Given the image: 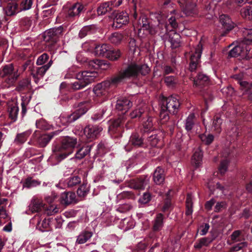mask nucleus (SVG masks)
Segmentation results:
<instances>
[{"mask_svg":"<svg viewBox=\"0 0 252 252\" xmlns=\"http://www.w3.org/2000/svg\"><path fill=\"white\" fill-rule=\"evenodd\" d=\"M97 30L96 27L94 25L85 26L80 31L79 36L80 38H83L87 35L95 33Z\"/></svg>","mask_w":252,"mask_h":252,"instance_id":"34","label":"nucleus"},{"mask_svg":"<svg viewBox=\"0 0 252 252\" xmlns=\"http://www.w3.org/2000/svg\"><path fill=\"white\" fill-rule=\"evenodd\" d=\"M31 98H32L31 95H30L29 97H28L27 96L22 97V103H21V106H22L21 114L23 117H24V115L27 113V105L30 102Z\"/></svg>","mask_w":252,"mask_h":252,"instance_id":"59","label":"nucleus"},{"mask_svg":"<svg viewBox=\"0 0 252 252\" xmlns=\"http://www.w3.org/2000/svg\"><path fill=\"white\" fill-rule=\"evenodd\" d=\"M32 133L31 129H29L22 133H17L14 139V143L17 145H22L24 144L28 139V138Z\"/></svg>","mask_w":252,"mask_h":252,"instance_id":"36","label":"nucleus"},{"mask_svg":"<svg viewBox=\"0 0 252 252\" xmlns=\"http://www.w3.org/2000/svg\"><path fill=\"white\" fill-rule=\"evenodd\" d=\"M89 191L87 184H83L80 185L77 190V193L80 197L85 196Z\"/></svg>","mask_w":252,"mask_h":252,"instance_id":"64","label":"nucleus"},{"mask_svg":"<svg viewBox=\"0 0 252 252\" xmlns=\"http://www.w3.org/2000/svg\"><path fill=\"white\" fill-rule=\"evenodd\" d=\"M240 14L245 20L252 21V6L247 5L242 8Z\"/></svg>","mask_w":252,"mask_h":252,"instance_id":"47","label":"nucleus"},{"mask_svg":"<svg viewBox=\"0 0 252 252\" xmlns=\"http://www.w3.org/2000/svg\"><path fill=\"white\" fill-rule=\"evenodd\" d=\"M214 240L210 237H203L198 239L194 244V248L196 250H200L203 246H208Z\"/></svg>","mask_w":252,"mask_h":252,"instance_id":"43","label":"nucleus"},{"mask_svg":"<svg viewBox=\"0 0 252 252\" xmlns=\"http://www.w3.org/2000/svg\"><path fill=\"white\" fill-rule=\"evenodd\" d=\"M159 208L162 212L164 213H167V217L173 210L174 205L172 202V198L169 191L165 194L163 202L159 205Z\"/></svg>","mask_w":252,"mask_h":252,"instance_id":"23","label":"nucleus"},{"mask_svg":"<svg viewBox=\"0 0 252 252\" xmlns=\"http://www.w3.org/2000/svg\"><path fill=\"white\" fill-rule=\"evenodd\" d=\"M193 79V86L200 92H204L211 85V80L209 76L202 72H198Z\"/></svg>","mask_w":252,"mask_h":252,"instance_id":"12","label":"nucleus"},{"mask_svg":"<svg viewBox=\"0 0 252 252\" xmlns=\"http://www.w3.org/2000/svg\"><path fill=\"white\" fill-rule=\"evenodd\" d=\"M228 164L229 161L227 159H225L221 160L218 168L219 173L221 175H223L227 170Z\"/></svg>","mask_w":252,"mask_h":252,"instance_id":"61","label":"nucleus"},{"mask_svg":"<svg viewBox=\"0 0 252 252\" xmlns=\"http://www.w3.org/2000/svg\"><path fill=\"white\" fill-rule=\"evenodd\" d=\"M49 60V55L44 53L38 57L36 63L37 65H43L46 63H48L50 61Z\"/></svg>","mask_w":252,"mask_h":252,"instance_id":"62","label":"nucleus"},{"mask_svg":"<svg viewBox=\"0 0 252 252\" xmlns=\"http://www.w3.org/2000/svg\"><path fill=\"white\" fill-rule=\"evenodd\" d=\"M248 50L243 47L242 44L235 45L228 52V57L229 58H235L240 56H244L247 54Z\"/></svg>","mask_w":252,"mask_h":252,"instance_id":"27","label":"nucleus"},{"mask_svg":"<svg viewBox=\"0 0 252 252\" xmlns=\"http://www.w3.org/2000/svg\"><path fill=\"white\" fill-rule=\"evenodd\" d=\"M94 53L96 56L105 57L113 61H117L121 56L119 50L115 49L110 45L106 43L96 45Z\"/></svg>","mask_w":252,"mask_h":252,"instance_id":"6","label":"nucleus"},{"mask_svg":"<svg viewBox=\"0 0 252 252\" xmlns=\"http://www.w3.org/2000/svg\"><path fill=\"white\" fill-rule=\"evenodd\" d=\"M158 27L156 28V29L157 31L158 30H160L159 33H158L159 35H160L161 36L162 35H164L166 34L168 31H171L172 30H170L168 28V25L167 22L164 21V20H158ZM158 31H157V32Z\"/></svg>","mask_w":252,"mask_h":252,"instance_id":"50","label":"nucleus"},{"mask_svg":"<svg viewBox=\"0 0 252 252\" xmlns=\"http://www.w3.org/2000/svg\"><path fill=\"white\" fill-rule=\"evenodd\" d=\"M223 120L218 115L214 116L212 124V128H213L214 131L218 134H220L221 131V125L222 124Z\"/></svg>","mask_w":252,"mask_h":252,"instance_id":"46","label":"nucleus"},{"mask_svg":"<svg viewBox=\"0 0 252 252\" xmlns=\"http://www.w3.org/2000/svg\"><path fill=\"white\" fill-rule=\"evenodd\" d=\"M33 0H22L19 4V11H26L32 8Z\"/></svg>","mask_w":252,"mask_h":252,"instance_id":"54","label":"nucleus"},{"mask_svg":"<svg viewBox=\"0 0 252 252\" xmlns=\"http://www.w3.org/2000/svg\"><path fill=\"white\" fill-rule=\"evenodd\" d=\"M63 28L61 26L46 31L42 34V38L47 46L51 48L63 34Z\"/></svg>","mask_w":252,"mask_h":252,"instance_id":"9","label":"nucleus"},{"mask_svg":"<svg viewBox=\"0 0 252 252\" xmlns=\"http://www.w3.org/2000/svg\"><path fill=\"white\" fill-rule=\"evenodd\" d=\"M34 68L33 62L29 59L25 61L21 65L20 69L22 71L24 72L26 70H28L30 72V74H32V72Z\"/></svg>","mask_w":252,"mask_h":252,"instance_id":"51","label":"nucleus"},{"mask_svg":"<svg viewBox=\"0 0 252 252\" xmlns=\"http://www.w3.org/2000/svg\"><path fill=\"white\" fill-rule=\"evenodd\" d=\"M58 131H55L50 133L41 134L39 131H36V140L37 147L39 148L45 147L51 140L59 134Z\"/></svg>","mask_w":252,"mask_h":252,"instance_id":"19","label":"nucleus"},{"mask_svg":"<svg viewBox=\"0 0 252 252\" xmlns=\"http://www.w3.org/2000/svg\"><path fill=\"white\" fill-rule=\"evenodd\" d=\"M19 3L15 1H11L7 4L5 8V12L7 16H12L21 12L19 11Z\"/></svg>","mask_w":252,"mask_h":252,"instance_id":"39","label":"nucleus"},{"mask_svg":"<svg viewBox=\"0 0 252 252\" xmlns=\"http://www.w3.org/2000/svg\"><path fill=\"white\" fill-rule=\"evenodd\" d=\"M151 23L152 20L150 18L144 15L140 16L137 22L138 33L141 32L143 30L152 35L157 34V31L156 29V27Z\"/></svg>","mask_w":252,"mask_h":252,"instance_id":"16","label":"nucleus"},{"mask_svg":"<svg viewBox=\"0 0 252 252\" xmlns=\"http://www.w3.org/2000/svg\"><path fill=\"white\" fill-rule=\"evenodd\" d=\"M114 10L112 3L109 1L100 4L97 9V12L99 15H102L111 11L113 12Z\"/></svg>","mask_w":252,"mask_h":252,"instance_id":"31","label":"nucleus"},{"mask_svg":"<svg viewBox=\"0 0 252 252\" xmlns=\"http://www.w3.org/2000/svg\"><path fill=\"white\" fill-rule=\"evenodd\" d=\"M92 233L86 231L81 233L77 237V242L78 244H84L86 243L92 236Z\"/></svg>","mask_w":252,"mask_h":252,"instance_id":"53","label":"nucleus"},{"mask_svg":"<svg viewBox=\"0 0 252 252\" xmlns=\"http://www.w3.org/2000/svg\"><path fill=\"white\" fill-rule=\"evenodd\" d=\"M51 218L48 219L45 218L43 220H39V218L36 225V228L41 232L48 231L49 230L50 222Z\"/></svg>","mask_w":252,"mask_h":252,"instance_id":"40","label":"nucleus"},{"mask_svg":"<svg viewBox=\"0 0 252 252\" xmlns=\"http://www.w3.org/2000/svg\"><path fill=\"white\" fill-rule=\"evenodd\" d=\"M202 44L200 42L196 47L195 52L190 56L189 69L191 72L197 70L200 66V58L202 53Z\"/></svg>","mask_w":252,"mask_h":252,"instance_id":"18","label":"nucleus"},{"mask_svg":"<svg viewBox=\"0 0 252 252\" xmlns=\"http://www.w3.org/2000/svg\"><path fill=\"white\" fill-rule=\"evenodd\" d=\"M144 111L142 108L136 109L129 113L130 119L135 120L136 122L139 120L144 114Z\"/></svg>","mask_w":252,"mask_h":252,"instance_id":"52","label":"nucleus"},{"mask_svg":"<svg viewBox=\"0 0 252 252\" xmlns=\"http://www.w3.org/2000/svg\"><path fill=\"white\" fill-rule=\"evenodd\" d=\"M192 206L193 202L192 194L191 193H188L186 200V215L190 216L192 215L193 212Z\"/></svg>","mask_w":252,"mask_h":252,"instance_id":"48","label":"nucleus"},{"mask_svg":"<svg viewBox=\"0 0 252 252\" xmlns=\"http://www.w3.org/2000/svg\"><path fill=\"white\" fill-rule=\"evenodd\" d=\"M86 10L85 5L79 2L73 3L65 9V17L67 20H72L80 15Z\"/></svg>","mask_w":252,"mask_h":252,"instance_id":"15","label":"nucleus"},{"mask_svg":"<svg viewBox=\"0 0 252 252\" xmlns=\"http://www.w3.org/2000/svg\"><path fill=\"white\" fill-rule=\"evenodd\" d=\"M169 41L172 48L176 49L181 46V40L180 34L175 32L174 31L169 34Z\"/></svg>","mask_w":252,"mask_h":252,"instance_id":"35","label":"nucleus"},{"mask_svg":"<svg viewBox=\"0 0 252 252\" xmlns=\"http://www.w3.org/2000/svg\"><path fill=\"white\" fill-rule=\"evenodd\" d=\"M165 176L164 169L160 166L157 167L153 175L154 182L157 185L163 184L165 180Z\"/></svg>","mask_w":252,"mask_h":252,"instance_id":"26","label":"nucleus"},{"mask_svg":"<svg viewBox=\"0 0 252 252\" xmlns=\"http://www.w3.org/2000/svg\"><path fill=\"white\" fill-rule=\"evenodd\" d=\"M91 106V101L90 100L75 103L73 105V107L76 109L75 111L71 114L67 115L65 118L63 117L62 121L64 119L65 120V122H64L65 125L72 123L86 113Z\"/></svg>","mask_w":252,"mask_h":252,"instance_id":"7","label":"nucleus"},{"mask_svg":"<svg viewBox=\"0 0 252 252\" xmlns=\"http://www.w3.org/2000/svg\"><path fill=\"white\" fill-rule=\"evenodd\" d=\"M230 242L227 241V244L231 245L234 244L229 249L230 252H236L243 250L248 246V243L245 241V237L242 234L241 230H236L234 231L230 235Z\"/></svg>","mask_w":252,"mask_h":252,"instance_id":"8","label":"nucleus"},{"mask_svg":"<svg viewBox=\"0 0 252 252\" xmlns=\"http://www.w3.org/2000/svg\"><path fill=\"white\" fill-rule=\"evenodd\" d=\"M199 137L202 143L207 146L211 145L215 139L214 135L211 133H207V131L204 133L199 134Z\"/></svg>","mask_w":252,"mask_h":252,"instance_id":"45","label":"nucleus"},{"mask_svg":"<svg viewBox=\"0 0 252 252\" xmlns=\"http://www.w3.org/2000/svg\"><path fill=\"white\" fill-rule=\"evenodd\" d=\"M77 144V139L69 136L63 137L61 143L52 146V158L60 162L73 153Z\"/></svg>","mask_w":252,"mask_h":252,"instance_id":"4","label":"nucleus"},{"mask_svg":"<svg viewBox=\"0 0 252 252\" xmlns=\"http://www.w3.org/2000/svg\"><path fill=\"white\" fill-rule=\"evenodd\" d=\"M171 13L174 14V15L171 16L168 19V28H169V26L172 29H175L178 27V22L180 18V15L177 13V11L176 10H173L171 11Z\"/></svg>","mask_w":252,"mask_h":252,"instance_id":"41","label":"nucleus"},{"mask_svg":"<svg viewBox=\"0 0 252 252\" xmlns=\"http://www.w3.org/2000/svg\"><path fill=\"white\" fill-rule=\"evenodd\" d=\"M163 81L166 85L171 89L175 88L179 82L178 78L173 75L165 76L163 78Z\"/></svg>","mask_w":252,"mask_h":252,"instance_id":"44","label":"nucleus"},{"mask_svg":"<svg viewBox=\"0 0 252 252\" xmlns=\"http://www.w3.org/2000/svg\"><path fill=\"white\" fill-rule=\"evenodd\" d=\"M124 38L122 34L119 32H115L111 34L109 37L110 41L114 44H120Z\"/></svg>","mask_w":252,"mask_h":252,"instance_id":"58","label":"nucleus"},{"mask_svg":"<svg viewBox=\"0 0 252 252\" xmlns=\"http://www.w3.org/2000/svg\"><path fill=\"white\" fill-rule=\"evenodd\" d=\"M101 60L98 59L89 60L87 62L88 67L90 69L97 70L100 68Z\"/></svg>","mask_w":252,"mask_h":252,"instance_id":"63","label":"nucleus"},{"mask_svg":"<svg viewBox=\"0 0 252 252\" xmlns=\"http://www.w3.org/2000/svg\"><path fill=\"white\" fill-rule=\"evenodd\" d=\"M154 119L152 117H149L146 122L143 123L142 127L140 128V133L143 136L146 137L147 136L155 133V128L153 125Z\"/></svg>","mask_w":252,"mask_h":252,"instance_id":"24","label":"nucleus"},{"mask_svg":"<svg viewBox=\"0 0 252 252\" xmlns=\"http://www.w3.org/2000/svg\"><path fill=\"white\" fill-rule=\"evenodd\" d=\"M110 17L113 20L112 27L115 29L121 28L123 26L127 24L129 20L128 14L124 11L119 12L115 10Z\"/></svg>","mask_w":252,"mask_h":252,"instance_id":"14","label":"nucleus"},{"mask_svg":"<svg viewBox=\"0 0 252 252\" xmlns=\"http://www.w3.org/2000/svg\"><path fill=\"white\" fill-rule=\"evenodd\" d=\"M243 33L244 43L245 44H252V29H245Z\"/></svg>","mask_w":252,"mask_h":252,"instance_id":"55","label":"nucleus"},{"mask_svg":"<svg viewBox=\"0 0 252 252\" xmlns=\"http://www.w3.org/2000/svg\"><path fill=\"white\" fill-rule=\"evenodd\" d=\"M76 195L74 192H67L61 194V202L66 206L75 202Z\"/></svg>","mask_w":252,"mask_h":252,"instance_id":"33","label":"nucleus"},{"mask_svg":"<svg viewBox=\"0 0 252 252\" xmlns=\"http://www.w3.org/2000/svg\"><path fill=\"white\" fill-rule=\"evenodd\" d=\"M202 158L203 152L198 148L194 153L191 159L192 164L195 168L199 167L202 164Z\"/></svg>","mask_w":252,"mask_h":252,"instance_id":"38","label":"nucleus"},{"mask_svg":"<svg viewBox=\"0 0 252 252\" xmlns=\"http://www.w3.org/2000/svg\"><path fill=\"white\" fill-rule=\"evenodd\" d=\"M219 19L222 28L225 30L221 33L220 36H224L235 27L236 25L227 15L222 14L220 15Z\"/></svg>","mask_w":252,"mask_h":252,"instance_id":"20","label":"nucleus"},{"mask_svg":"<svg viewBox=\"0 0 252 252\" xmlns=\"http://www.w3.org/2000/svg\"><path fill=\"white\" fill-rule=\"evenodd\" d=\"M146 137L142 134L140 135L136 132H132L129 137L128 144L125 146V150L129 152L132 150V147L136 148L144 147Z\"/></svg>","mask_w":252,"mask_h":252,"instance_id":"17","label":"nucleus"},{"mask_svg":"<svg viewBox=\"0 0 252 252\" xmlns=\"http://www.w3.org/2000/svg\"><path fill=\"white\" fill-rule=\"evenodd\" d=\"M98 75V72L96 71L85 70L76 73L72 77L75 78L77 80L71 83L70 87L74 91L82 89L94 82Z\"/></svg>","mask_w":252,"mask_h":252,"instance_id":"5","label":"nucleus"},{"mask_svg":"<svg viewBox=\"0 0 252 252\" xmlns=\"http://www.w3.org/2000/svg\"><path fill=\"white\" fill-rule=\"evenodd\" d=\"M161 128L165 134L171 135L176 124L175 116L170 117L169 114L175 115L180 106L179 99L173 95L168 97L163 96L159 102Z\"/></svg>","mask_w":252,"mask_h":252,"instance_id":"1","label":"nucleus"},{"mask_svg":"<svg viewBox=\"0 0 252 252\" xmlns=\"http://www.w3.org/2000/svg\"><path fill=\"white\" fill-rule=\"evenodd\" d=\"M8 112L9 118L15 122L17 121V116L19 112V107L16 103H12L8 104Z\"/></svg>","mask_w":252,"mask_h":252,"instance_id":"37","label":"nucleus"},{"mask_svg":"<svg viewBox=\"0 0 252 252\" xmlns=\"http://www.w3.org/2000/svg\"><path fill=\"white\" fill-rule=\"evenodd\" d=\"M59 211V208L54 204H49V205L46 206L45 205V207L43 209L44 213L46 214L48 216L53 215L58 213Z\"/></svg>","mask_w":252,"mask_h":252,"instance_id":"56","label":"nucleus"},{"mask_svg":"<svg viewBox=\"0 0 252 252\" xmlns=\"http://www.w3.org/2000/svg\"><path fill=\"white\" fill-rule=\"evenodd\" d=\"M31 88V79L25 78L18 81L16 85L15 91L19 92L28 90Z\"/></svg>","mask_w":252,"mask_h":252,"instance_id":"32","label":"nucleus"},{"mask_svg":"<svg viewBox=\"0 0 252 252\" xmlns=\"http://www.w3.org/2000/svg\"><path fill=\"white\" fill-rule=\"evenodd\" d=\"M93 146V144H85L82 147H78L75 155V158L80 160L84 158L90 153Z\"/></svg>","mask_w":252,"mask_h":252,"instance_id":"29","label":"nucleus"},{"mask_svg":"<svg viewBox=\"0 0 252 252\" xmlns=\"http://www.w3.org/2000/svg\"><path fill=\"white\" fill-rule=\"evenodd\" d=\"M102 129L103 128L100 126L89 125L85 127L84 133L88 138L94 139L97 136Z\"/></svg>","mask_w":252,"mask_h":252,"instance_id":"25","label":"nucleus"},{"mask_svg":"<svg viewBox=\"0 0 252 252\" xmlns=\"http://www.w3.org/2000/svg\"><path fill=\"white\" fill-rule=\"evenodd\" d=\"M165 219L161 213H158L152 221V228L155 231H161L164 226V220Z\"/></svg>","mask_w":252,"mask_h":252,"instance_id":"30","label":"nucleus"},{"mask_svg":"<svg viewBox=\"0 0 252 252\" xmlns=\"http://www.w3.org/2000/svg\"><path fill=\"white\" fill-rule=\"evenodd\" d=\"M150 71L149 66L145 64H137L134 62L128 63L123 67L117 74L114 76V83L120 84L126 80L136 79L140 75L145 76Z\"/></svg>","mask_w":252,"mask_h":252,"instance_id":"3","label":"nucleus"},{"mask_svg":"<svg viewBox=\"0 0 252 252\" xmlns=\"http://www.w3.org/2000/svg\"><path fill=\"white\" fill-rule=\"evenodd\" d=\"M45 207L42 201L37 198H32L29 205V211L32 213L42 212Z\"/></svg>","mask_w":252,"mask_h":252,"instance_id":"28","label":"nucleus"},{"mask_svg":"<svg viewBox=\"0 0 252 252\" xmlns=\"http://www.w3.org/2000/svg\"><path fill=\"white\" fill-rule=\"evenodd\" d=\"M53 63V61L50 60L47 64L42 65L40 67H36L35 73H34V68L33 69L31 75H32V77L34 78L35 83L37 84L38 83L40 78L43 77L47 71L51 66Z\"/></svg>","mask_w":252,"mask_h":252,"instance_id":"22","label":"nucleus"},{"mask_svg":"<svg viewBox=\"0 0 252 252\" xmlns=\"http://www.w3.org/2000/svg\"><path fill=\"white\" fill-rule=\"evenodd\" d=\"M195 124V116L194 113H190L185 122V128L188 132H191Z\"/></svg>","mask_w":252,"mask_h":252,"instance_id":"42","label":"nucleus"},{"mask_svg":"<svg viewBox=\"0 0 252 252\" xmlns=\"http://www.w3.org/2000/svg\"><path fill=\"white\" fill-rule=\"evenodd\" d=\"M18 69L15 68L12 63L5 64L0 68V77L6 78V82L9 85L14 84L19 77Z\"/></svg>","mask_w":252,"mask_h":252,"instance_id":"10","label":"nucleus"},{"mask_svg":"<svg viewBox=\"0 0 252 252\" xmlns=\"http://www.w3.org/2000/svg\"><path fill=\"white\" fill-rule=\"evenodd\" d=\"M179 3L182 11L187 16H191L196 13V5L191 0H180Z\"/></svg>","mask_w":252,"mask_h":252,"instance_id":"21","label":"nucleus"},{"mask_svg":"<svg viewBox=\"0 0 252 252\" xmlns=\"http://www.w3.org/2000/svg\"><path fill=\"white\" fill-rule=\"evenodd\" d=\"M64 182L68 188H73L79 185L81 180L79 176H72L66 179Z\"/></svg>","mask_w":252,"mask_h":252,"instance_id":"49","label":"nucleus"},{"mask_svg":"<svg viewBox=\"0 0 252 252\" xmlns=\"http://www.w3.org/2000/svg\"><path fill=\"white\" fill-rule=\"evenodd\" d=\"M36 127L42 130H48L50 128V125L43 119H40L36 121Z\"/></svg>","mask_w":252,"mask_h":252,"instance_id":"60","label":"nucleus"},{"mask_svg":"<svg viewBox=\"0 0 252 252\" xmlns=\"http://www.w3.org/2000/svg\"><path fill=\"white\" fill-rule=\"evenodd\" d=\"M146 139L152 147L157 146V144L159 141V137L158 136V135L156 133V132L153 133L149 135L148 136H147L146 137Z\"/></svg>","mask_w":252,"mask_h":252,"instance_id":"57","label":"nucleus"},{"mask_svg":"<svg viewBox=\"0 0 252 252\" xmlns=\"http://www.w3.org/2000/svg\"><path fill=\"white\" fill-rule=\"evenodd\" d=\"M149 181L150 177L143 175L135 179L126 181L124 185L126 187L134 189L144 190L147 186H148Z\"/></svg>","mask_w":252,"mask_h":252,"instance_id":"13","label":"nucleus"},{"mask_svg":"<svg viewBox=\"0 0 252 252\" xmlns=\"http://www.w3.org/2000/svg\"><path fill=\"white\" fill-rule=\"evenodd\" d=\"M114 78V76H112L109 79L97 84L93 89L95 94L97 96H106L111 88H116L119 84L113 83Z\"/></svg>","mask_w":252,"mask_h":252,"instance_id":"11","label":"nucleus"},{"mask_svg":"<svg viewBox=\"0 0 252 252\" xmlns=\"http://www.w3.org/2000/svg\"><path fill=\"white\" fill-rule=\"evenodd\" d=\"M132 102L126 97H121L116 102L115 108L119 111H122V115L111 122L109 126V132L114 138H121L124 132V123L126 121L125 113L132 107Z\"/></svg>","mask_w":252,"mask_h":252,"instance_id":"2","label":"nucleus"}]
</instances>
